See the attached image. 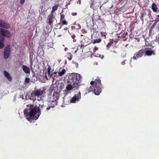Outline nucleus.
<instances>
[{
  "label": "nucleus",
  "mask_w": 159,
  "mask_h": 159,
  "mask_svg": "<svg viewBox=\"0 0 159 159\" xmlns=\"http://www.w3.org/2000/svg\"><path fill=\"white\" fill-rule=\"evenodd\" d=\"M60 15H61L60 21L61 23H62V25H67L68 23L65 19V15L63 14H62L61 13H60Z\"/></svg>",
  "instance_id": "obj_11"
},
{
  "label": "nucleus",
  "mask_w": 159,
  "mask_h": 159,
  "mask_svg": "<svg viewBox=\"0 0 159 159\" xmlns=\"http://www.w3.org/2000/svg\"><path fill=\"white\" fill-rule=\"evenodd\" d=\"M71 15L72 16H76L77 15V13L76 12H72V13H71Z\"/></svg>",
  "instance_id": "obj_39"
},
{
  "label": "nucleus",
  "mask_w": 159,
  "mask_h": 159,
  "mask_svg": "<svg viewBox=\"0 0 159 159\" xmlns=\"http://www.w3.org/2000/svg\"><path fill=\"white\" fill-rule=\"evenodd\" d=\"M82 76L77 73H72L68 76V82L70 83H73L74 87H79L81 85V78Z\"/></svg>",
  "instance_id": "obj_3"
},
{
  "label": "nucleus",
  "mask_w": 159,
  "mask_h": 159,
  "mask_svg": "<svg viewBox=\"0 0 159 159\" xmlns=\"http://www.w3.org/2000/svg\"><path fill=\"white\" fill-rule=\"evenodd\" d=\"M48 72L49 74L50 73V68L49 67L48 69Z\"/></svg>",
  "instance_id": "obj_42"
},
{
  "label": "nucleus",
  "mask_w": 159,
  "mask_h": 159,
  "mask_svg": "<svg viewBox=\"0 0 159 159\" xmlns=\"http://www.w3.org/2000/svg\"><path fill=\"white\" fill-rule=\"evenodd\" d=\"M4 75L6 77L9 81H11L12 78L10 74L6 71L4 70L3 72Z\"/></svg>",
  "instance_id": "obj_15"
},
{
  "label": "nucleus",
  "mask_w": 159,
  "mask_h": 159,
  "mask_svg": "<svg viewBox=\"0 0 159 159\" xmlns=\"http://www.w3.org/2000/svg\"><path fill=\"white\" fill-rule=\"evenodd\" d=\"M145 55L150 56L152 55H155V52L153 50H146L145 51Z\"/></svg>",
  "instance_id": "obj_13"
},
{
  "label": "nucleus",
  "mask_w": 159,
  "mask_h": 159,
  "mask_svg": "<svg viewBox=\"0 0 159 159\" xmlns=\"http://www.w3.org/2000/svg\"><path fill=\"white\" fill-rule=\"evenodd\" d=\"M101 41L100 39L94 40L93 41V43H99Z\"/></svg>",
  "instance_id": "obj_31"
},
{
  "label": "nucleus",
  "mask_w": 159,
  "mask_h": 159,
  "mask_svg": "<svg viewBox=\"0 0 159 159\" xmlns=\"http://www.w3.org/2000/svg\"><path fill=\"white\" fill-rule=\"evenodd\" d=\"M0 26L5 29H7L10 27L11 25L10 24L7 23L5 21L0 20Z\"/></svg>",
  "instance_id": "obj_10"
},
{
  "label": "nucleus",
  "mask_w": 159,
  "mask_h": 159,
  "mask_svg": "<svg viewBox=\"0 0 159 159\" xmlns=\"http://www.w3.org/2000/svg\"><path fill=\"white\" fill-rule=\"evenodd\" d=\"M91 31L94 34L95 33H97L98 32V29L96 28H94L93 27L91 29Z\"/></svg>",
  "instance_id": "obj_29"
},
{
  "label": "nucleus",
  "mask_w": 159,
  "mask_h": 159,
  "mask_svg": "<svg viewBox=\"0 0 159 159\" xmlns=\"http://www.w3.org/2000/svg\"><path fill=\"white\" fill-rule=\"evenodd\" d=\"M145 52V49H141L138 52H136L134 54L133 58L134 60H137V58L141 57Z\"/></svg>",
  "instance_id": "obj_5"
},
{
  "label": "nucleus",
  "mask_w": 159,
  "mask_h": 159,
  "mask_svg": "<svg viewBox=\"0 0 159 159\" xmlns=\"http://www.w3.org/2000/svg\"><path fill=\"white\" fill-rule=\"evenodd\" d=\"M4 75L6 77L9 81H11L12 78L10 74L6 71L4 70L3 72Z\"/></svg>",
  "instance_id": "obj_16"
},
{
  "label": "nucleus",
  "mask_w": 159,
  "mask_h": 159,
  "mask_svg": "<svg viewBox=\"0 0 159 159\" xmlns=\"http://www.w3.org/2000/svg\"><path fill=\"white\" fill-rule=\"evenodd\" d=\"M36 96H37L34 92L33 91V92L31 93L29 97L30 100H32L33 102H34L36 100Z\"/></svg>",
  "instance_id": "obj_19"
},
{
  "label": "nucleus",
  "mask_w": 159,
  "mask_h": 159,
  "mask_svg": "<svg viewBox=\"0 0 159 159\" xmlns=\"http://www.w3.org/2000/svg\"><path fill=\"white\" fill-rule=\"evenodd\" d=\"M25 83H29L30 82V79L29 78L26 77L25 79Z\"/></svg>",
  "instance_id": "obj_34"
},
{
  "label": "nucleus",
  "mask_w": 159,
  "mask_h": 159,
  "mask_svg": "<svg viewBox=\"0 0 159 159\" xmlns=\"http://www.w3.org/2000/svg\"><path fill=\"white\" fill-rule=\"evenodd\" d=\"M157 16V17L155 20V21L156 23H157L159 21V14Z\"/></svg>",
  "instance_id": "obj_36"
},
{
  "label": "nucleus",
  "mask_w": 159,
  "mask_h": 159,
  "mask_svg": "<svg viewBox=\"0 0 159 159\" xmlns=\"http://www.w3.org/2000/svg\"><path fill=\"white\" fill-rule=\"evenodd\" d=\"M11 52L10 46L7 45L5 48L3 54L4 57L5 59H7L9 57Z\"/></svg>",
  "instance_id": "obj_6"
},
{
  "label": "nucleus",
  "mask_w": 159,
  "mask_h": 159,
  "mask_svg": "<svg viewBox=\"0 0 159 159\" xmlns=\"http://www.w3.org/2000/svg\"><path fill=\"white\" fill-rule=\"evenodd\" d=\"M121 25L119 23H115V30H118L120 29Z\"/></svg>",
  "instance_id": "obj_28"
},
{
  "label": "nucleus",
  "mask_w": 159,
  "mask_h": 159,
  "mask_svg": "<svg viewBox=\"0 0 159 159\" xmlns=\"http://www.w3.org/2000/svg\"><path fill=\"white\" fill-rule=\"evenodd\" d=\"M148 49V48H145V49Z\"/></svg>",
  "instance_id": "obj_44"
},
{
  "label": "nucleus",
  "mask_w": 159,
  "mask_h": 159,
  "mask_svg": "<svg viewBox=\"0 0 159 159\" xmlns=\"http://www.w3.org/2000/svg\"><path fill=\"white\" fill-rule=\"evenodd\" d=\"M57 72H54L52 74V75H56V76H57Z\"/></svg>",
  "instance_id": "obj_43"
},
{
  "label": "nucleus",
  "mask_w": 159,
  "mask_h": 159,
  "mask_svg": "<svg viewBox=\"0 0 159 159\" xmlns=\"http://www.w3.org/2000/svg\"><path fill=\"white\" fill-rule=\"evenodd\" d=\"M98 50V48L97 47H95L93 49V52L94 53H95L96 51Z\"/></svg>",
  "instance_id": "obj_37"
},
{
  "label": "nucleus",
  "mask_w": 159,
  "mask_h": 159,
  "mask_svg": "<svg viewBox=\"0 0 159 159\" xmlns=\"http://www.w3.org/2000/svg\"><path fill=\"white\" fill-rule=\"evenodd\" d=\"M65 50H66V48H65Z\"/></svg>",
  "instance_id": "obj_45"
},
{
  "label": "nucleus",
  "mask_w": 159,
  "mask_h": 159,
  "mask_svg": "<svg viewBox=\"0 0 159 159\" xmlns=\"http://www.w3.org/2000/svg\"><path fill=\"white\" fill-rule=\"evenodd\" d=\"M98 3L96 2H92L90 5V7L92 8L93 10H96L98 9V7H97Z\"/></svg>",
  "instance_id": "obj_18"
},
{
  "label": "nucleus",
  "mask_w": 159,
  "mask_h": 159,
  "mask_svg": "<svg viewBox=\"0 0 159 159\" xmlns=\"http://www.w3.org/2000/svg\"><path fill=\"white\" fill-rule=\"evenodd\" d=\"M90 84L91 86L86 89L85 94L92 91L95 94L99 95L102 91V84L99 78L96 79L94 81H91Z\"/></svg>",
  "instance_id": "obj_2"
},
{
  "label": "nucleus",
  "mask_w": 159,
  "mask_h": 159,
  "mask_svg": "<svg viewBox=\"0 0 159 159\" xmlns=\"http://www.w3.org/2000/svg\"><path fill=\"white\" fill-rule=\"evenodd\" d=\"M74 27L76 29L79 30L81 29V26L80 24H76V23H75L74 24Z\"/></svg>",
  "instance_id": "obj_27"
},
{
  "label": "nucleus",
  "mask_w": 159,
  "mask_h": 159,
  "mask_svg": "<svg viewBox=\"0 0 159 159\" xmlns=\"http://www.w3.org/2000/svg\"><path fill=\"white\" fill-rule=\"evenodd\" d=\"M22 68L26 74L29 73L30 72V69L27 66L23 65Z\"/></svg>",
  "instance_id": "obj_20"
},
{
  "label": "nucleus",
  "mask_w": 159,
  "mask_h": 159,
  "mask_svg": "<svg viewBox=\"0 0 159 159\" xmlns=\"http://www.w3.org/2000/svg\"><path fill=\"white\" fill-rule=\"evenodd\" d=\"M66 56L70 61L72 58V55L70 52H67L66 54Z\"/></svg>",
  "instance_id": "obj_26"
},
{
  "label": "nucleus",
  "mask_w": 159,
  "mask_h": 159,
  "mask_svg": "<svg viewBox=\"0 0 159 159\" xmlns=\"http://www.w3.org/2000/svg\"><path fill=\"white\" fill-rule=\"evenodd\" d=\"M37 96H41L43 93V90L40 89H37L33 91Z\"/></svg>",
  "instance_id": "obj_17"
},
{
  "label": "nucleus",
  "mask_w": 159,
  "mask_h": 159,
  "mask_svg": "<svg viewBox=\"0 0 159 159\" xmlns=\"http://www.w3.org/2000/svg\"><path fill=\"white\" fill-rule=\"evenodd\" d=\"M62 25H62V23H59L57 24V29H60L62 27Z\"/></svg>",
  "instance_id": "obj_33"
},
{
  "label": "nucleus",
  "mask_w": 159,
  "mask_h": 159,
  "mask_svg": "<svg viewBox=\"0 0 159 159\" xmlns=\"http://www.w3.org/2000/svg\"><path fill=\"white\" fill-rule=\"evenodd\" d=\"M59 6V4H56L52 8V9L55 11L57 10V8Z\"/></svg>",
  "instance_id": "obj_30"
},
{
  "label": "nucleus",
  "mask_w": 159,
  "mask_h": 159,
  "mask_svg": "<svg viewBox=\"0 0 159 159\" xmlns=\"http://www.w3.org/2000/svg\"><path fill=\"white\" fill-rule=\"evenodd\" d=\"M55 19V18H54L53 16L49 15L47 18L48 20V23L52 26L53 25V22Z\"/></svg>",
  "instance_id": "obj_12"
},
{
  "label": "nucleus",
  "mask_w": 159,
  "mask_h": 159,
  "mask_svg": "<svg viewBox=\"0 0 159 159\" xmlns=\"http://www.w3.org/2000/svg\"><path fill=\"white\" fill-rule=\"evenodd\" d=\"M59 94L57 92H54L53 93L52 95V99H49V101L51 102H55V104L56 105L57 103V101L59 98Z\"/></svg>",
  "instance_id": "obj_8"
},
{
  "label": "nucleus",
  "mask_w": 159,
  "mask_h": 159,
  "mask_svg": "<svg viewBox=\"0 0 159 159\" xmlns=\"http://www.w3.org/2000/svg\"><path fill=\"white\" fill-rule=\"evenodd\" d=\"M81 97V93L79 91L77 94L74 95V96L72 97L70 100L71 103H75L77 101H79Z\"/></svg>",
  "instance_id": "obj_7"
},
{
  "label": "nucleus",
  "mask_w": 159,
  "mask_h": 159,
  "mask_svg": "<svg viewBox=\"0 0 159 159\" xmlns=\"http://www.w3.org/2000/svg\"><path fill=\"white\" fill-rule=\"evenodd\" d=\"M61 69H62L61 68L60 69L58 73V74L59 76H62L63 75L66 73V71L65 69H63L62 70H61Z\"/></svg>",
  "instance_id": "obj_21"
},
{
  "label": "nucleus",
  "mask_w": 159,
  "mask_h": 159,
  "mask_svg": "<svg viewBox=\"0 0 159 159\" xmlns=\"http://www.w3.org/2000/svg\"><path fill=\"white\" fill-rule=\"evenodd\" d=\"M156 40L157 42L159 43V34L156 36Z\"/></svg>",
  "instance_id": "obj_35"
},
{
  "label": "nucleus",
  "mask_w": 159,
  "mask_h": 159,
  "mask_svg": "<svg viewBox=\"0 0 159 159\" xmlns=\"http://www.w3.org/2000/svg\"><path fill=\"white\" fill-rule=\"evenodd\" d=\"M116 43V42L113 39H112V40L107 45V49L109 50L110 48H113L116 49L117 48V47L115 46V44Z\"/></svg>",
  "instance_id": "obj_9"
},
{
  "label": "nucleus",
  "mask_w": 159,
  "mask_h": 159,
  "mask_svg": "<svg viewBox=\"0 0 159 159\" xmlns=\"http://www.w3.org/2000/svg\"><path fill=\"white\" fill-rule=\"evenodd\" d=\"M55 103L56 102H49V106L46 108V109L47 110H49L50 108H53L54 107L55 105Z\"/></svg>",
  "instance_id": "obj_23"
},
{
  "label": "nucleus",
  "mask_w": 159,
  "mask_h": 159,
  "mask_svg": "<svg viewBox=\"0 0 159 159\" xmlns=\"http://www.w3.org/2000/svg\"><path fill=\"white\" fill-rule=\"evenodd\" d=\"M5 38L0 35V49H2L5 47L4 42Z\"/></svg>",
  "instance_id": "obj_14"
},
{
  "label": "nucleus",
  "mask_w": 159,
  "mask_h": 159,
  "mask_svg": "<svg viewBox=\"0 0 159 159\" xmlns=\"http://www.w3.org/2000/svg\"><path fill=\"white\" fill-rule=\"evenodd\" d=\"M70 84L68 85L66 87V89L67 91H70L73 89L74 88H78V87H74L73 85V83H70Z\"/></svg>",
  "instance_id": "obj_22"
},
{
  "label": "nucleus",
  "mask_w": 159,
  "mask_h": 159,
  "mask_svg": "<svg viewBox=\"0 0 159 159\" xmlns=\"http://www.w3.org/2000/svg\"><path fill=\"white\" fill-rule=\"evenodd\" d=\"M110 49V54L111 56H114L115 54L117 52L116 51L115 48H110L109 50Z\"/></svg>",
  "instance_id": "obj_24"
},
{
  "label": "nucleus",
  "mask_w": 159,
  "mask_h": 159,
  "mask_svg": "<svg viewBox=\"0 0 159 159\" xmlns=\"http://www.w3.org/2000/svg\"><path fill=\"white\" fill-rule=\"evenodd\" d=\"M0 34L1 36H3L4 37H5L10 38L11 37V34L9 31L2 28H0Z\"/></svg>",
  "instance_id": "obj_4"
},
{
  "label": "nucleus",
  "mask_w": 159,
  "mask_h": 159,
  "mask_svg": "<svg viewBox=\"0 0 159 159\" xmlns=\"http://www.w3.org/2000/svg\"><path fill=\"white\" fill-rule=\"evenodd\" d=\"M70 35L71 36V37L73 39V41L74 42H75L76 41V40L75 39V35L74 34H73V33H71Z\"/></svg>",
  "instance_id": "obj_32"
},
{
  "label": "nucleus",
  "mask_w": 159,
  "mask_h": 159,
  "mask_svg": "<svg viewBox=\"0 0 159 159\" xmlns=\"http://www.w3.org/2000/svg\"><path fill=\"white\" fill-rule=\"evenodd\" d=\"M152 8L153 11L155 12H156L157 11V7L154 3H153L152 5Z\"/></svg>",
  "instance_id": "obj_25"
},
{
  "label": "nucleus",
  "mask_w": 159,
  "mask_h": 159,
  "mask_svg": "<svg viewBox=\"0 0 159 159\" xmlns=\"http://www.w3.org/2000/svg\"><path fill=\"white\" fill-rule=\"evenodd\" d=\"M27 107L24 110V113L25 115L26 119L31 121L33 119L32 117L34 116H35V120L37 119L41 114L39 107L36 106L34 107L33 104H29Z\"/></svg>",
  "instance_id": "obj_1"
},
{
  "label": "nucleus",
  "mask_w": 159,
  "mask_h": 159,
  "mask_svg": "<svg viewBox=\"0 0 159 159\" xmlns=\"http://www.w3.org/2000/svg\"><path fill=\"white\" fill-rule=\"evenodd\" d=\"M25 0H20V2L21 4H23L25 2Z\"/></svg>",
  "instance_id": "obj_41"
},
{
  "label": "nucleus",
  "mask_w": 159,
  "mask_h": 159,
  "mask_svg": "<svg viewBox=\"0 0 159 159\" xmlns=\"http://www.w3.org/2000/svg\"><path fill=\"white\" fill-rule=\"evenodd\" d=\"M126 61V60H124L123 61H122L121 62V64L122 65H124L125 64V61Z\"/></svg>",
  "instance_id": "obj_40"
},
{
  "label": "nucleus",
  "mask_w": 159,
  "mask_h": 159,
  "mask_svg": "<svg viewBox=\"0 0 159 159\" xmlns=\"http://www.w3.org/2000/svg\"><path fill=\"white\" fill-rule=\"evenodd\" d=\"M55 11V10H53L52 9V10L51 12V13H50V15H49L53 16V13Z\"/></svg>",
  "instance_id": "obj_38"
},
{
  "label": "nucleus",
  "mask_w": 159,
  "mask_h": 159,
  "mask_svg": "<svg viewBox=\"0 0 159 159\" xmlns=\"http://www.w3.org/2000/svg\"><path fill=\"white\" fill-rule=\"evenodd\" d=\"M65 50H66V48H65Z\"/></svg>",
  "instance_id": "obj_46"
}]
</instances>
